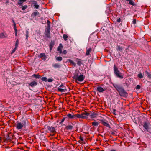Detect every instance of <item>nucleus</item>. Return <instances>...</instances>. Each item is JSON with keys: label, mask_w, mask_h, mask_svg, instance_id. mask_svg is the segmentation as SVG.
<instances>
[{"label": "nucleus", "mask_w": 151, "mask_h": 151, "mask_svg": "<svg viewBox=\"0 0 151 151\" xmlns=\"http://www.w3.org/2000/svg\"><path fill=\"white\" fill-rule=\"evenodd\" d=\"M113 86L116 91L118 92L119 95L121 96L124 97H127L128 96V93L120 85L117 84H114Z\"/></svg>", "instance_id": "nucleus-1"}, {"label": "nucleus", "mask_w": 151, "mask_h": 151, "mask_svg": "<svg viewBox=\"0 0 151 151\" xmlns=\"http://www.w3.org/2000/svg\"><path fill=\"white\" fill-rule=\"evenodd\" d=\"M73 78L76 82H81L84 79L85 76L83 74L79 75L78 73H76L74 74Z\"/></svg>", "instance_id": "nucleus-2"}, {"label": "nucleus", "mask_w": 151, "mask_h": 151, "mask_svg": "<svg viewBox=\"0 0 151 151\" xmlns=\"http://www.w3.org/2000/svg\"><path fill=\"white\" fill-rule=\"evenodd\" d=\"M47 27L46 28L45 31V37L47 38H50V22L49 20L47 21Z\"/></svg>", "instance_id": "nucleus-3"}, {"label": "nucleus", "mask_w": 151, "mask_h": 151, "mask_svg": "<svg viewBox=\"0 0 151 151\" xmlns=\"http://www.w3.org/2000/svg\"><path fill=\"white\" fill-rule=\"evenodd\" d=\"M90 115V113L86 111L82 112L81 114H76V119H77L78 118L87 119L88 118L87 116Z\"/></svg>", "instance_id": "nucleus-4"}, {"label": "nucleus", "mask_w": 151, "mask_h": 151, "mask_svg": "<svg viewBox=\"0 0 151 151\" xmlns=\"http://www.w3.org/2000/svg\"><path fill=\"white\" fill-rule=\"evenodd\" d=\"M17 124L15 125V127L17 129L19 130L22 129L23 127H25L26 125V121L25 120H23L22 123L17 121Z\"/></svg>", "instance_id": "nucleus-5"}, {"label": "nucleus", "mask_w": 151, "mask_h": 151, "mask_svg": "<svg viewBox=\"0 0 151 151\" xmlns=\"http://www.w3.org/2000/svg\"><path fill=\"white\" fill-rule=\"evenodd\" d=\"M114 73L116 75V76L117 77L121 79L123 78V76L122 74V73L120 72L118 68L115 65H114Z\"/></svg>", "instance_id": "nucleus-6"}, {"label": "nucleus", "mask_w": 151, "mask_h": 151, "mask_svg": "<svg viewBox=\"0 0 151 151\" xmlns=\"http://www.w3.org/2000/svg\"><path fill=\"white\" fill-rule=\"evenodd\" d=\"M14 136L13 134L10 135L8 134L6 137H4L3 138V140L4 142H9L11 141Z\"/></svg>", "instance_id": "nucleus-7"}, {"label": "nucleus", "mask_w": 151, "mask_h": 151, "mask_svg": "<svg viewBox=\"0 0 151 151\" xmlns=\"http://www.w3.org/2000/svg\"><path fill=\"white\" fill-rule=\"evenodd\" d=\"M47 128L48 130L51 132L52 136H54L56 133L55 128L52 126H47Z\"/></svg>", "instance_id": "nucleus-8"}, {"label": "nucleus", "mask_w": 151, "mask_h": 151, "mask_svg": "<svg viewBox=\"0 0 151 151\" xmlns=\"http://www.w3.org/2000/svg\"><path fill=\"white\" fill-rule=\"evenodd\" d=\"M101 124L103 125L106 126L109 128H110V125L108 124V122L107 121H105L104 120H101Z\"/></svg>", "instance_id": "nucleus-9"}, {"label": "nucleus", "mask_w": 151, "mask_h": 151, "mask_svg": "<svg viewBox=\"0 0 151 151\" xmlns=\"http://www.w3.org/2000/svg\"><path fill=\"white\" fill-rule=\"evenodd\" d=\"M39 58H42V60L45 61L46 60L47 58L46 56L45 55V53H40V55L38 56Z\"/></svg>", "instance_id": "nucleus-10"}, {"label": "nucleus", "mask_w": 151, "mask_h": 151, "mask_svg": "<svg viewBox=\"0 0 151 151\" xmlns=\"http://www.w3.org/2000/svg\"><path fill=\"white\" fill-rule=\"evenodd\" d=\"M67 116L69 118L71 119H76V114H69L67 115Z\"/></svg>", "instance_id": "nucleus-11"}, {"label": "nucleus", "mask_w": 151, "mask_h": 151, "mask_svg": "<svg viewBox=\"0 0 151 151\" xmlns=\"http://www.w3.org/2000/svg\"><path fill=\"white\" fill-rule=\"evenodd\" d=\"M149 124V123L147 122H145L143 125V127H144L148 131V129H150L148 127Z\"/></svg>", "instance_id": "nucleus-12"}, {"label": "nucleus", "mask_w": 151, "mask_h": 151, "mask_svg": "<svg viewBox=\"0 0 151 151\" xmlns=\"http://www.w3.org/2000/svg\"><path fill=\"white\" fill-rule=\"evenodd\" d=\"M63 46L61 44H59V46L57 48V51L59 52L60 53H62V49L63 48Z\"/></svg>", "instance_id": "nucleus-13"}, {"label": "nucleus", "mask_w": 151, "mask_h": 151, "mask_svg": "<svg viewBox=\"0 0 151 151\" xmlns=\"http://www.w3.org/2000/svg\"><path fill=\"white\" fill-rule=\"evenodd\" d=\"M37 84V83L35 81L31 82L29 84V85L31 87H34L36 86Z\"/></svg>", "instance_id": "nucleus-14"}, {"label": "nucleus", "mask_w": 151, "mask_h": 151, "mask_svg": "<svg viewBox=\"0 0 151 151\" xmlns=\"http://www.w3.org/2000/svg\"><path fill=\"white\" fill-rule=\"evenodd\" d=\"M26 0H19L17 2V4L20 6H22L23 3L26 1Z\"/></svg>", "instance_id": "nucleus-15"}, {"label": "nucleus", "mask_w": 151, "mask_h": 151, "mask_svg": "<svg viewBox=\"0 0 151 151\" xmlns=\"http://www.w3.org/2000/svg\"><path fill=\"white\" fill-rule=\"evenodd\" d=\"M97 90L99 92H103L104 91V88L101 86H98L97 87Z\"/></svg>", "instance_id": "nucleus-16"}, {"label": "nucleus", "mask_w": 151, "mask_h": 151, "mask_svg": "<svg viewBox=\"0 0 151 151\" xmlns=\"http://www.w3.org/2000/svg\"><path fill=\"white\" fill-rule=\"evenodd\" d=\"M12 21L13 22L14 28L15 30V35L16 36H17V27H16V24L15 22H14V20H13Z\"/></svg>", "instance_id": "nucleus-17"}, {"label": "nucleus", "mask_w": 151, "mask_h": 151, "mask_svg": "<svg viewBox=\"0 0 151 151\" xmlns=\"http://www.w3.org/2000/svg\"><path fill=\"white\" fill-rule=\"evenodd\" d=\"M39 14V12L37 10H36L35 12H34L31 15V16L32 17H34Z\"/></svg>", "instance_id": "nucleus-18"}, {"label": "nucleus", "mask_w": 151, "mask_h": 151, "mask_svg": "<svg viewBox=\"0 0 151 151\" xmlns=\"http://www.w3.org/2000/svg\"><path fill=\"white\" fill-rule=\"evenodd\" d=\"M92 50V49L91 48H90L88 49L86 51L85 55H88L90 54V52H91Z\"/></svg>", "instance_id": "nucleus-19"}, {"label": "nucleus", "mask_w": 151, "mask_h": 151, "mask_svg": "<svg viewBox=\"0 0 151 151\" xmlns=\"http://www.w3.org/2000/svg\"><path fill=\"white\" fill-rule=\"evenodd\" d=\"M82 60L78 58H76V61L77 62V64L79 66H81V64H82Z\"/></svg>", "instance_id": "nucleus-20"}, {"label": "nucleus", "mask_w": 151, "mask_h": 151, "mask_svg": "<svg viewBox=\"0 0 151 151\" xmlns=\"http://www.w3.org/2000/svg\"><path fill=\"white\" fill-rule=\"evenodd\" d=\"M73 127V126L71 125H68L65 127V129L66 130H71Z\"/></svg>", "instance_id": "nucleus-21"}, {"label": "nucleus", "mask_w": 151, "mask_h": 151, "mask_svg": "<svg viewBox=\"0 0 151 151\" xmlns=\"http://www.w3.org/2000/svg\"><path fill=\"white\" fill-rule=\"evenodd\" d=\"M53 67L55 68H59L61 66L60 64L58 63H55L52 65Z\"/></svg>", "instance_id": "nucleus-22"}, {"label": "nucleus", "mask_w": 151, "mask_h": 151, "mask_svg": "<svg viewBox=\"0 0 151 151\" xmlns=\"http://www.w3.org/2000/svg\"><path fill=\"white\" fill-rule=\"evenodd\" d=\"M54 45V43L53 42H51L50 43L49 47L50 51H51L52 49V48Z\"/></svg>", "instance_id": "nucleus-23"}, {"label": "nucleus", "mask_w": 151, "mask_h": 151, "mask_svg": "<svg viewBox=\"0 0 151 151\" xmlns=\"http://www.w3.org/2000/svg\"><path fill=\"white\" fill-rule=\"evenodd\" d=\"M63 88H58V90L60 92H64L66 90V89H65V87H63Z\"/></svg>", "instance_id": "nucleus-24"}, {"label": "nucleus", "mask_w": 151, "mask_h": 151, "mask_svg": "<svg viewBox=\"0 0 151 151\" xmlns=\"http://www.w3.org/2000/svg\"><path fill=\"white\" fill-rule=\"evenodd\" d=\"M126 1L129 2V4L132 6H135V4L134 3L132 0H126Z\"/></svg>", "instance_id": "nucleus-25"}, {"label": "nucleus", "mask_w": 151, "mask_h": 151, "mask_svg": "<svg viewBox=\"0 0 151 151\" xmlns=\"http://www.w3.org/2000/svg\"><path fill=\"white\" fill-rule=\"evenodd\" d=\"M68 61L70 63V64H72L73 66H76V63L72 60L69 59L68 60Z\"/></svg>", "instance_id": "nucleus-26"}, {"label": "nucleus", "mask_w": 151, "mask_h": 151, "mask_svg": "<svg viewBox=\"0 0 151 151\" xmlns=\"http://www.w3.org/2000/svg\"><path fill=\"white\" fill-rule=\"evenodd\" d=\"M90 116L91 118H93L96 117L97 114L93 112Z\"/></svg>", "instance_id": "nucleus-27"}, {"label": "nucleus", "mask_w": 151, "mask_h": 151, "mask_svg": "<svg viewBox=\"0 0 151 151\" xmlns=\"http://www.w3.org/2000/svg\"><path fill=\"white\" fill-rule=\"evenodd\" d=\"M32 76L37 79H39L40 78L41 76L39 74H34Z\"/></svg>", "instance_id": "nucleus-28"}, {"label": "nucleus", "mask_w": 151, "mask_h": 151, "mask_svg": "<svg viewBox=\"0 0 151 151\" xmlns=\"http://www.w3.org/2000/svg\"><path fill=\"white\" fill-rule=\"evenodd\" d=\"M99 124V123L97 122H92V125L93 126H97Z\"/></svg>", "instance_id": "nucleus-29"}, {"label": "nucleus", "mask_w": 151, "mask_h": 151, "mask_svg": "<svg viewBox=\"0 0 151 151\" xmlns=\"http://www.w3.org/2000/svg\"><path fill=\"white\" fill-rule=\"evenodd\" d=\"M145 72L147 74L148 77L150 79H151V74L147 71H145Z\"/></svg>", "instance_id": "nucleus-30"}, {"label": "nucleus", "mask_w": 151, "mask_h": 151, "mask_svg": "<svg viewBox=\"0 0 151 151\" xmlns=\"http://www.w3.org/2000/svg\"><path fill=\"white\" fill-rule=\"evenodd\" d=\"M79 138L80 140L78 141V142L80 143H83V142L84 141L83 137L81 136H80Z\"/></svg>", "instance_id": "nucleus-31"}, {"label": "nucleus", "mask_w": 151, "mask_h": 151, "mask_svg": "<svg viewBox=\"0 0 151 151\" xmlns=\"http://www.w3.org/2000/svg\"><path fill=\"white\" fill-rule=\"evenodd\" d=\"M63 37L65 41H66L67 40L68 36L66 34H63Z\"/></svg>", "instance_id": "nucleus-32"}, {"label": "nucleus", "mask_w": 151, "mask_h": 151, "mask_svg": "<svg viewBox=\"0 0 151 151\" xmlns=\"http://www.w3.org/2000/svg\"><path fill=\"white\" fill-rule=\"evenodd\" d=\"M56 59L58 61H61L62 60L63 58L61 57H58L56 58Z\"/></svg>", "instance_id": "nucleus-33"}, {"label": "nucleus", "mask_w": 151, "mask_h": 151, "mask_svg": "<svg viewBox=\"0 0 151 151\" xmlns=\"http://www.w3.org/2000/svg\"><path fill=\"white\" fill-rule=\"evenodd\" d=\"M117 50L118 51H122L123 49V48L121 47L120 45H118L117 46Z\"/></svg>", "instance_id": "nucleus-34"}, {"label": "nucleus", "mask_w": 151, "mask_h": 151, "mask_svg": "<svg viewBox=\"0 0 151 151\" xmlns=\"http://www.w3.org/2000/svg\"><path fill=\"white\" fill-rule=\"evenodd\" d=\"M27 7V5H24L23 6H22L21 7L22 9V10H25Z\"/></svg>", "instance_id": "nucleus-35"}, {"label": "nucleus", "mask_w": 151, "mask_h": 151, "mask_svg": "<svg viewBox=\"0 0 151 151\" xmlns=\"http://www.w3.org/2000/svg\"><path fill=\"white\" fill-rule=\"evenodd\" d=\"M138 77L140 78H143L144 76L143 75L142 73H140L138 74Z\"/></svg>", "instance_id": "nucleus-36"}, {"label": "nucleus", "mask_w": 151, "mask_h": 151, "mask_svg": "<svg viewBox=\"0 0 151 151\" xmlns=\"http://www.w3.org/2000/svg\"><path fill=\"white\" fill-rule=\"evenodd\" d=\"M19 43V40L18 39H17L16 40L15 45V47H17L18 46V44Z\"/></svg>", "instance_id": "nucleus-37"}, {"label": "nucleus", "mask_w": 151, "mask_h": 151, "mask_svg": "<svg viewBox=\"0 0 151 151\" xmlns=\"http://www.w3.org/2000/svg\"><path fill=\"white\" fill-rule=\"evenodd\" d=\"M41 80L43 81L46 82L47 81V79L46 77H43L42 78Z\"/></svg>", "instance_id": "nucleus-38"}, {"label": "nucleus", "mask_w": 151, "mask_h": 151, "mask_svg": "<svg viewBox=\"0 0 151 151\" xmlns=\"http://www.w3.org/2000/svg\"><path fill=\"white\" fill-rule=\"evenodd\" d=\"M34 7L36 9H38L39 7V5L37 4H35V5H33Z\"/></svg>", "instance_id": "nucleus-39"}, {"label": "nucleus", "mask_w": 151, "mask_h": 151, "mask_svg": "<svg viewBox=\"0 0 151 151\" xmlns=\"http://www.w3.org/2000/svg\"><path fill=\"white\" fill-rule=\"evenodd\" d=\"M141 86L139 85H137L136 88L137 89H140Z\"/></svg>", "instance_id": "nucleus-40"}, {"label": "nucleus", "mask_w": 151, "mask_h": 151, "mask_svg": "<svg viewBox=\"0 0 151 151\" xmlns=\"http://www.w3.org/2000/svg\"><path fill=\"white\" fill-rule=\"evenodd\" d=\"M26 39H27L28 37V34H29L28 32V31H27L26 32Z\"/></svg>", "instance_id": "nucleus-41"}, {"label": "nucleus", "mask_w": 151, "mask_h": 151, "mask_svg": "<svg viewBox=\"0 0 151 151\" xmlns=\"http://www.w3.org/2000/svg\"><path fill=\"white\" fill-rule=\"evenodd\" d=\"M117 22L118 23H120L121 22V19L120 18H118L116 20Z\"/></svg>", "instance_id": "nucleus-42"}, {"label": "nucleus", "mask_w": 151, "mask_h": 151, "mask_svg": "<svg viewBox=\"0 0 151 151\" xmlns=\"http://www.w3.org/2000/svg\"><path fill=\"white\" fill-rule=\"evenodd\" d=\"M134 24H136V20L135 19H134L132 21V22Z\"/></svg>", "instance_id": "nucleus-43"}, {"label": "nucleus", "mask_w": 151, "mask_h": 151, "mask_svg": "<svg viewBox=\"0 0 151 151\" xmlns=\"http://www.w3.org/2000/svg\"><path fill=\"white\" fill-rule=\"evenodd\" d=\"M17 48V47H15L12 50V53H13L14 52H15V51L16 50Z\"/></svg>", "instance_id": "nucleus-44"}, {"label": "nucleus", "mask_w": 151, "mask_h": 151, "mask_svg": "<svg viewBox=\"0 0 151 151\" xmlns=\"http://www.w3.org/2000/svg\"><path fill=\"white\" fill-rule=\"evenodd\" d=\"M65 118H63L61 120V122H60V124L62 123L65 121Z\"/></svg>", "instance_id": "nucleus-45"}, {"label": "nucleus", "mask_w": 151, "mask_h": 151, "mask_svg": "<svg viewBox=\"0 0 151 151\" xmlns=\"http://www.w3.org/2000/svg\"><path fill=\"white\" fill-rule=\"evenodd\" d=\"M33 2V4L34 5H35V4H37V2L36 1H32Z\"/></svg>", "instance_id": "nucleus-46"}, {"label": "nucleus", "mask_w": 151, "mask_h": 151, "mask_svg": "<svg viewBox=\"0 0 151 151\" xmlns=\"http://www.w3.org/2000/svg\"><path fill=\"white\" fill-rule=\"evenodd\" d=\"M62 52L64 54H65L67 53V51L66 50H64L63 51V52Z\"/></svg>", "instance_id": "nucleus-47"}, {"label": "nucleus", "mask_w": 151, "mask_h": 151, "mask_svg": "<svg viewBox=\"0 0 151 151\" xmlns=\"http://www.w3.org/2000/svg\"><path fill=\"white\" fill-rule=\"evenodd\" d=\"M53 79H49L47 80V81L49 82H52L53 81Z\"/></svg>", "instance_id": "nucleus-48"}, {"label": "nucleus", "mask_w": 151, "mask_h": 151, "mask_svg": "<svg viewBox=\"0 0 151 151\" xmlns=\"http://www.w3.org/2000/svg\"><path fill=\"white\" fill-rule=\"evenodd\" d=\"M116 131L112 132L111 134L113 135L115 134Z\"/></svg>", "instance_id": "nucleus-49"}, {"label": "nucleus", "mask_w": 151, "mask_h": 151, "mask_svg": "<svg viewBox=\"0 0 151 151\" xmlns=\"http://www.w3.org/2000/svg\"><path fill=\"white\" fill-rule=\"evenodd\" d=\"M4 35V34L3 33L0 34V37H1L2 36Z\"/></svg>", "instance_id": "nucleus-50"}, {"label": "nucleus", "mask_w": 151, "mask_h": 151, "mask_svg": "<svg viewBox=\"0 0 151 151\" xmlns=\"http://www.w3.org/2000/svg\"><path fill=\"white\" fill-rule=\"evenodd\" d=\"M148 132H149L151 134V128L148 129Z\"/></svg>", "instance_id": "nucleus-51"}, {"label": "nucleus", "mask_w": 151, "mask_h": 151, "mask_svg": "<svg viewBox=\"0 0 151 151\" xmlns=\"http://www.w3.org/2000/svg\"><path fill=\"white\" fill-rule=\"evenodd\" d=\"M6 2L5 3V4H8L9 3V1L8 0H6Z\"/></svg>", "instance_id": "nucleus-52"}, {"label": "nucleus", "mask_w": 151, "mask_h": 151, "mask_svg": "<svg viewBox=\"0 0 151 151\" xmlns=\"http://www.w3.org/2000/svg\"><path fill=\"white\" fill-rule=\"evenodd\" d=\"M63 87H64V86H63V84H61V85L59 86V87H60V88H61V87H63Z\"/></svg>", "instance_id": "nucleus-53"}, {"label": "nucleus", "mask_w": 151, "mask_h": 151, "mask_svg": "<svg viewBox=\"0 0 151 151\" xmlns=\"http://www.w3.org/2000/svg\"><path fill=\"white\" fill-rule=\"evenodd\" d=\"M116 111V110L115 109H114V113L115 115H116V114L115 113V111Z\"/></svg>", "instance_id": "nucleus-54"}, {"label": "nucleus", "mask_w": 151, "mask_h": 151, "mask_svg": "<svg viewBox=\"0 0 151 151\" xmlns=\"http://www.w3.org/2000/svg\"><path fill=\"white\" fill-rule=\"evenodd\" d=\"M110 151H116V150H110Z\"/></svg>", "instance_id": "nucleus-55"}, {"label": "nucleus", "mask_w": 151, "mask_h": 151, "mask_svg": "<svg viewBox=\"0 0 151 151\" xmlns=\"http://www.w3.org/2000/svg\"><path fill=\"white\" fill-rule=\"evenodd\" d=\"M1 137H0V142H1Z\"/></svg>", "instance_id": "nucleus-56"}, {"label": "nucleus", "mask_w": 151, "mask_h": 151, "mask_svg": "<svg viewBox=\"0 0 151 151\" xmlns=\"http://www.w3.org/2000/svg\"><path fill=\"white\" fill-rule=\"evenodd\" d=\"M73 125H74V124H72Z\"/></svg>", "instance_id": "nucleus-57"}]
</instances>
